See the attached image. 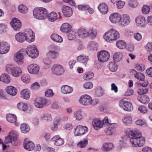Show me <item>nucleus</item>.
I'll return each instance as SVG.
<instances>
[{
	"instance_id": "obj_1",
	"label": "nucleus",
	"mask_w": 152,
	"mask_h": 152,
	"mask_svg": "<svg viewBox=\"0 0 152 152\" xmlns=\"http://www.w3.org/2000/svg\"><path fill=\"white\" fill-rule=\"evenodd\" d=\"M130 141L134 147H140L145 143L144 137H142L141 132L139 130H130L129 132Z\"/></svg>"
},
{
	"instance_id": "obj_2",
	"label": "nucleus",
	"mask_w": 152,
	"mask_h": 152,
	"mask_svg": "<svg viewBox=\"0 0 152 152\" xmlns=\"http://www.w3.org/2000/svg\"><path fill=\"white\" fill-rule=\"evenodd\" d=\"M118 32L114 29H110L105 33L104 38L107 42H111L113 40H116L120 37Z\"/></svg>"
},
{
	"instance_id": "obj_3",
	"label": "nucleus",
	"mask_w": 152,
	"mask_h": 152,
	"mask_svg": "<svg viewBox=\"0 0 152 152\" xmlns=\"http://www.w3.org/2000/svg\"><path fill=\"white\" fill-rule=\"evenodd\" d=\"M6 70L8 73H11L12 75L15 77L20 75L22 72L18 67H14L12 65L7 64L6 66Z\"/></svg>"
},
{
	"instance_id": "obj_4",
	"label": "nucleus",
	"mask_w": 152,
	"mask_h": 152,
	"mask_svg": "<svg viewBox=\"0 0 152 152\" xmlns=\"http://www.w3.org/2000/svg\"><path fill=\"white\" fill-rule=\"evenodd\" d=\"M26 53L30 57L35 58L38 56L37 47L35 45H29L26 48Z\"/></svg>"
},
{
	"instance_id": "obj_5",
	"label": "nucleus",
	"mask_w": 152,
	"mask_h": 152,
	"mask_svg": "<svg viewBox=\"0 0 152 152\" xmlns=\"http://www.w3.org/2000/svg\"><path fill=\"white\" fill-rule=\"evenodd\" d=\"M52 73L57 76H60L64 73L65 70L63 66L59 64H54L51 68Z\"/></svg>"
},
{
	"instance_id": "obj_6",
	"label": "nucleus",
	"mask_w": 152,
	"mask_h": 152,
	"mask_svg": "<svg viewBox=\"0 0 152 152\" xmlns=\"http://www.w3.org/2000/svg\"><path fill=\"white\" fill-rule=\"evenodd\" d=\"M98 60L101 62L107 61L109 59L110 55L109 53L105 50H101L97 54Z\"/></svg>"
},
{
	"instance_id": "obj_7",
	"label": "nucleus",
	"mask_w": 152,
	"mask_h": 152,
	"mask_svg": "<svg viewBox=\"0 0 152 152\" xmlns=\"http://www.w3.org/2000/svg\"><path fill=\"white\" fill-rule=\"evenodd\" d=\"M120 107L122 108L124 110L131 111L133 109L132 104L130 102L121 100L119 102Z\"/></svg>"
},
{
	"instance_id": "obj_8",
	"label": "nucleus",
	"mask_w": 152,
	"mask_h": 152,
	"mask_svg": "<svg viewBox=\"0 0 152 152\" xmlns=\"http://www.w3.org/2000/svg\"><path fill=\"white\" fill-rule=\"evenodd\" d=\"M88 128L86 126L78 125L75 129L74 134L75 136H81L88 132Z\"/></svg>"
},
{
	"instance_id": "obj_9",
	"label": "nucleus",
	"mask_w": 152,
	"mask_h": 152,
	"mask_svg": "<svg viewBox=\"0 0 152 152\" xmlns=\"http://www.w3.org/2000/svg\"><path fill=\"white\" fill-rule=\"evenodd\" d=\"M92 98L89 95L85 94L81 96L79 101L80 103L84 105H89L91 104Z\"/></svg>"
},
{
	"instance_id": "obj_10",
	"label": "nucleus",
	"mask_w": 152,
	"mask_h": 152,
	"mask_svg": "<svg viewBox=\"0 0 152 152\" xmlns=\"http://www.w3.org/2000/svg\"><path fill=\"white\" fill-rule=\"evenodd\" d=\"M25 40L28 42H34L35 40L34 34L31 29H27L24 33Z\"/></svg>"
},
{
	"instance_id": "obj_11",
	"label": "nucleus",
	"mask_w": 152,
	"mask_h": 152,
	"mask_svg": "<svg viewBox=\"0 0 152 152\" xmlns=\"http://www.w3.org/2000/svg\"><path fill=\"white\" fill-rule=\"evenodd\" d=\"M10 25L16 31H18L21 26V23L18 19L14 18L11 20Z\"/></svg>"
},
{
	"instance_id": "obj_12",
	"label": "nucleus",
	"mask_w": 152,
	"mask_h": 152,
	"mask_svg": "<svg viewBox=\"0 0 152 152\" xmlns=\"http://www.w3.org/2000/svg\"><path fill=\"white\" fill-rule=\"evenodd\" d=\"M23 145L24 148L28 151L33 150L35 146L33 142L31 141H29V139L28 138L25 139L23 142Z\"/></svg>"
},
{
	"instance_id": "obj_13",
	"label": "nucleus",
	"mask_w": 152,
	"mask_h": 152,
	"mask_svg": "<svg viewBox=\"0 0 152 152\" xmlns=\"http://www.w3.org/2000/svg\"><path fill=\"white\" fill-rule=\"evenodd\" d=\"M9 135L12 139V145L14 146L18 145L19 142L18 140V133L15 131H12L9 133Z\"/></svg>"
},
{
	"instance_id": "obj_14",
	"label": "nucleus",
	"mask_w": 152,
	"mask_h": 152,
	"mask_svg": "<svg viewBox=\"0 0 152 152\" xmlns=\"http://www.w3.org/2000/svg\"><path fill=\"white\" fill-rule=\"evenodd\" d=\"M10 48L9 44L6 42H0V54L7 53L9 51Z\"/></svg>"
},
{
	"instance_id": "obj_15",
	"label": "nucleus",
	"mask_w": 152,
	"mask_h": 152,
	"mask_svg": "<svg viewBox=\"0 0 152 152\" xmlns=\"http://www.w3.org/2000/svg\"><path fill=\"white\" fill-rule=\"evenodd\" d=\"M62 13L66 17H69L72 15V8L68 6H64L62 7Z\"/></svg>"
},
{
	"instance_id": "obj_16",
	"label": "nucleus",
	"mask_w": 152,
	"mask_h": 152,
	"mask_svg": "<svg viewBox=\"0 0 152 152\" xmlns=\"http://www.w3.org/2000/svg\"><path fill=\"white\" fill-rule=\"evenodd\" d=\"M24 51H25V50L22 49L15 54L14 58L15 61L18 62L22 61L24 58L23 52Z\"/></svg>"
},
{
	"instance_id": "obj_17",
	"label": "nucleus",
	"mask_w": 152,
	"mask_h": 152,
	"mask_svg": "<svg viewBox=\"0 0 152 152\" xmlns=\"http://www.w3.org/2000/svg\"><path fill=\"white\" fill-rule=\"evenodd\" d=\"M130 21L129 17L127 15H124L122 18L121 17L119 24L120 26H125L129 24Z\"/></svg>"
},
{
	"instance_id": "obj_18",
	"label": "nucleus",
	"mask_w": 152,
	"mask_h": 152,
	"mask_svg": "<svg viewBox=\"0 0 152 152\" xmlns=\"http://www.w3.org/2000/svg\"><path fill=\"white\" fill-rule=\"evenodd\" d=\"M48 14L47 10L43 7L39 8V19H44L47 17Z\"/></svg>"
},
{
	"instance_id": "obj_19",
	"label": "nucleus",
	"mask_w": 152,
	"mask_h": 152,
	"mask_svg": "<svg viewBox=\"0 0 152 152\" xmlns=\"http://www.w3.org/2000/svg\"><path fill=\"white\" fill-rule=\"evenodd\" d=\"M121 19V15L118 13H114L111 14L110 17V21L113 23H119Z\"/></svg>"
},
{
	"instance_id": "obj_20",
	"label": "nucleus",
	"mask_w": 152,
	"mask_h": 152,
	"mask_svg": "<svg viewBox=\"0 0 152 152\" xmlns=\"http://www.w3.org/2000/svg\"><path fill=\"white\" fill-rule=\"evenodd\" d=\"M51 141L54 142V144L56 146H60L63 145L64 141L59 136L57 135L53 137L51 139Z\"/></svg>"
},
{
	"instance_id": "obj_21",
	"label": "nucleus",
	"mask_w": 152,
	"mask_h": 152,
	"mask_svg": "<svg viewBox=\"0 0 152 152\" xmlns=\"http://www.w3.org/2000/svg\"><path fill=\"white\" fill-rule=\"evenodd\" d=\"M29 72L31 74H37L38 72V66L37 64H32L28 66Z\"/></svg>"
},
{
	"instance_id": "obj_22",
	"label": "nucleus",
	"mask_w": 152,
	"mask_h": 152,
	"mask_svg": "<svg viewBox=\"0 0 152 152\" xmlns=\"http://www.w3.org/2000/svg\"><path fill=\"white\" fill-rule=\"evenodd\" d=\"M51 103L50 100H47L45 98L40 97L39 99V108H41Z\"/></svg>"
},
{
	"instance_id": "obj_23",
	"label": "nucleus",
	"mask_w": 152,
	"mask_h": 152,
	"mask_svg": "<svg viewBox=\"0 0 152 152\" xmlns=\"http://www.w3.org/2000/svg\"><path fill=\"white\" fill-rule=\"evenodd\" d=\"M92 125L96 130H98L99 128H102L103 126L102 122L98 119H95L93 121Z\"/></svg>"
},
{
	"instance_id": "obj_24",
	"label": "nucleus",
	"mask_w": 152,
	"mask_h": 152,
	"mask_svg": "<svg viewBox=\"0 0 152 152\" xmlns=\"http://www.w3.org/2000/svg\"><path fill=\"white\" fill-rule=\"evenodd\" d=\"M98 9L100 12L103 14H106L108 10L107 6L104 3L99 4L98 6Z\"/></svg>"
},
{
	"instance_id": "obj_25",
	"label": "nucleus",
	"mask_w": 152,
	"mask_h": 152,
	"mask_svg": "<svg viewBox=\"0 0 152 152\" xmlns=\"http://www.w3.org/2000/svg\"><path fill=\"white\" fill-rule=\"evenodd\" d=\"M73 88L67 85H63L61 88V91L64 94H69L72 92Z\"/></svg>"
},
{
	"instance_id": "obj_26",
	"label": "nucleus",
	"mask_w": 152,
	"mask_h": 152,
	"mask_svg": "<svg viewBox=\"0 0 152 152\" xmlns=\"http://www.w3.org/2000/svg\"><path fill=\"white\" fill-rule=\"evenodd\" d=\"M130 73H135L134 74V77L138 80L142 81L145 78L144 75L140 72H137L136 70L134 69H132L130 71Z\"/></svg>"
},
{
	"instance_id": "obj_27",
	"label": "nucleus",
	"mask_w": 152,
	"mask_h": 152,
	"mask_svg": "<svg viewBox=\"0 0 152 152\" xmlns=\"http://www.w3.org/2000/svg\"><path fill=\"white\" fill-rule=\"evenodd\" d=\"M88 36L91 39H93L95 38L97 35L96 30L93 27H90L87 31Z\"/></svg>"
},
{
	"instance_id": "obj_28",
	"label": "nucleus",
	"mask_w": 152,
	"mask_h": 152,
	"mask_svg": "<svg viewBox=\"0 0 152 152\" xmlns=\"http://www.w3.org/2000/svg\"><path fill=\"white\" fill-rule=\"evenodd\" d=\"M7 93L12 96H15L17 94V90L16 88L12 86H9L6 88Z\"/></svg>"
},
{
	"instance_id": "obj_29",
	"label": "nucleus",
	"mask_w": 152,
	"mask_h": 152,
	"mask_svg": "<svg viewBox=\"0 0 152 152\" xmlns=\"http://www.w3.org/2000/svg\"><path fill=\"white\" fill-rule=\"evenodd\" d=\"M137 25L141 26H144L145 24L146 20L145 18L141 16H138L136 19Z\"/></svg>"
},
{
	"instance_id": "obj_30",
	"label": "nucleus",
	"mask_w": 152,
	"mask_h": 152,
	"mask_svg": "<svg viewBox=\"0 0 152 152\" xmlns=\"http://www.w3.org/2000/svg\"><path fill=\"white\" fill-rule=\"evenodd\" d=\"M57 17V14L54 12H51L47 16L48 20L52 22L56 21L58 19Z\"/></svg>"
},
{
	"instance_id": "obj_31",
	"label": "nucleus",
	"mask_w": 152,
	"mask_h": 152,
	"mask_svg": "<svg viewBox=\"0 0 152 152\" xmlns=\"http://www.w3.org/2000/svg\"><path fill=\"white\" fill-rule=\"evenodd\" d=\"M71 26L68 23L63 24L61 28V30L63 32L67 33L70 31Z\"/></svg>"
},
{
	"instance_id": "obj_32",
	"label": "nucleus",
	"mask_w": 152,
	"mask_h": 152,
	"mask_svg": "<svg viewBox=\"0 0 152 152\" xmlns=\"http://www.w3.org/2000/svg\"><path fill=\"white\" fill-rule=\"evenodd\" d=\"M78 7L80 10L83 11L87 10L88 12L91 14L93 13L94 12L93 9L90 7L88 5L85 4L80 5L78 6Z\"/></svg>"
},
{
	"instance_id": "obj_33",
	"label": "nucleus",
	"mask_w": 152,
	"mask_h": 152,
	"mask_svg": "<svg viewBox=\"0 0 152 152\" xmlns=\"http://www.w3.org/2000/svg\"><path fill=\"white\" fill-rule=\"evenodd\" d=\"M115 147L114 144L111 142H106L102 145L103 149L106 151H109L111 150Z\"/></svg>"
},
{
	"instance_id": "obj_34",
	"label": "nucleus",
	"mask_w": 152,
	"mask_h": 152,
	"mask_svg": "<svg viewBox=\"0 0 152 152\" xmlns=\"http://www.w3.org/2000/svg\"><path fill=\"white\" fill-rule=\"evenodd\" d=\"M1 81L6 83H10L11 78L8 75L5 73L2 74L0 77Z\"/></svg>"
},
{
	"instance_id": "obj_35",
	"label": "nucleus",
	"mask_w": 152,
	"mask_h": 152,
	"mask_svg": "<svg viewBox=\"0 0 152 152\" xmlns=\"http://www.w3.org/2000/svg\"><path fill=\"white\" fill-rule=\"evenodd\" d=\"M77 34H78L79 37L84 38L88 37L87 31L83 28H80L77 31Z\"/></svg>"
},
{
	"instance_id": "obj_36",
	"label": "nucleus",
	"mask_w": 152,
	"mask_h": 152,
	"mask_svg": "<svg viewBox=\"0 0 152 152\" xmlns=\"http://www.w3.org/2000/svg\"><path fill=\"white\" fill-rule=\"evenodd\" d=\"M30 91L27 89H25L21 91V96L23 98L28 99L30 97Z\"/></svg>"
},
{
	"instance_id": "obj_37",
	"label": "nucleus",
	"mask_w": 152,
	"mask_h": 152,
	"mask_svg": "<svg viewBox=\"0 0 152 152\" xmlns=\"http://www.w3.org/2000/svg\"><path fill=\"white\" fill-rule=\"evenodd\" d=\"M47 56L52 58L55 59L58 57L59 54L56 50H50L47 53Z\"/></svg>"
},
{
	"instance_id": "obj_38",
	"label": "nucleus",
	"mask_w": 152,
	"mask_h": 152,
	"mask_svg": "<svg viewBox=\"0 0 152 152\" xmlns=\"http://www.w3.org/2000/svg\"><path fill=\"white\" fill-rule=\"evenodd\" d=\"M17 41L19 42H22L25 40V35L24 33L19 32L15 36Z\"/></svg>"
},
{
	"instance_id": "obj_39",
	"label": "nucleus",
	"mask_w": 152,
	"mask_h": 152,
	"mask_svg": "<svg viewBox=\"0 0 152 152\" xmlns=\"http://www.w3.org/2000/svg\"><path fill=\"white\" fill-rule=\"evenodd\" d=\"M74 117L77 120H80L83 118L82 112L80 110L75 111L73 113Z\"/></svg>"
},
{
	"instance_id": "obj_40",
	"label": "nucleus",
	"mask_w": 152,
	"mask_h": 152,
	"mask_svg": "<svg viewBox=\"0 0 152 152\" xmlns=\"http://www.w3.org/2000/svg\"><path fill=\"white\" fill-rule=\"evenodd\" d=\"M6 118L7 121L11 123H15L17 120V117L14 115L8 114L6 116Z\"/></svg>"
},
{
	"instance_id": "obj_41",
	"label": "nucleus",
	"mask_w": 152,
	"mask_h": 152,
	"mask_svg": "<svg viewBox=\"0 0 152 152\" xmlns=\"http://www.w3.org/2000/svg\"><path fill=\"white\" fill-rule=\"evenodd\" d=\"M17 107L21 110L26 111L28 109L27 104L23 102H20L17 104Z\"/></svg>"
},
{
	"instance_id": "obj_42",
	"label": "nucleus",
	"mask_w": 152,
	"mask_h": 152,
	"mask_svg": "<svg viewBox=\"0 0 152 152\" xmlns=\"http://www.w3.org/2000/svg\"><path fill=\"white\" fill-rule=\"evenodd\" d=\"M43 61L44 64V69H48L50 67V65L52 63L51 59L48 58H46L43 59Z\"/></svg>"
},
{
	"instance_id": "obj_43",
	"label": "nucleus",
	"mask_w": 152,
	"mask_h": 152,
	"mask_svg": "<svg viewBox=\"0 0 152 152\" xmlns=\"http://www.w3.org/2000/svg\"><path fill=\"white\" fill-rule=\"evenodd\" d=\"M51 39L54 41L61 42L63 41L62 38L59 35L56 34H53L50 36Z\"/></svg>"
},
{
	"instance_id": "obj_44",
	"label": "nucleus",
	"mask_w": 152,
	"mask_h": 152,
	"mask_svg": "<svg viewBox=\"0 0 152 152\" xmlns=\"http://www.w3.org/2000/svg\"><path fill=\"white\" fill-rule=\"evenodd\" d=\"M108 67L110 70L113 72H115L118 69L117 64L114 62H110L108 65Z\"/></svg>"
},
{
	"instance_id": "obj_45",
	"label": "nucleus",
	"mask_w": 152,
	"mask_h": 152,
	"mask_svg": "<svg viewBox=\"0 0 152 152\" xmlns=\"http://www.w3.org/2000/svg\"><path fill=\"white\" fill-rule=\"evenodd\" d=\"M138 99L141 103L145 104L149 102V98L147 96L142 95L140 97H138Z\"/></svg>"
},
{
	"instance_id": "obj_46",
	"label": "nucleus",
	"mask_w": 152,
	"mask_h": 152,
	"mask_svg": "<svg viewBox=\"0 0 152 152\" xmlns=\"http://www.w3.org/2000/svg\"><path fill=\"white\" fill-rule=\"evenodd\" d=\"M116 45L118 48L121 49L125 48L126 47V42L123 40H118L117 41Z\"/></svg>"
},
{
	"instance_id": "obj_47",
	"label": "nucleus",
	"mask_w": 152,
	"mask_h": 152,
	"mask_svg": "<svg viewBox=\"0 0 152 152\" xmlns=\"http://www.w3.org/2000/svg\"><path fill=\"white\" fill-rule=\"evenodd\" d=\"M20 129L22 132L24 133H26L30 130L29 126L26 124H21Z\"/></svg>"
},
{
	"instance_id": "obj_48",
	"label": "nucleus",
	"mask_w": 152,
	"mask_h": 152,
	"mask_svg": "<svg viewBox=\"0 0 152 152\" xmlns=\"http://www.w3.org/2000/svg\"><path fill=\"white\" fill-rule=\"evenodd\" d=\"M77 59L80 62L85 63L88 61V57L80 55L77 57Z\"/></svg>"
},
{
	"instance_id": "obj_49",
	"label": "nucleus",
	"mask_w": 152,
	"mask_h": 152,
	"mask_svg": "<svg viewBox=\"0 0 152 152\" xmlns=\"http://www.w3.org/2000/svg\"><path fill=\"white\" fill-rule=\"evenodd\" d=\"M40 118L41 119H44L48 121H51L52 120L51 115L48 113H44L43 115L40 116Z\"/></svg>"
},
{
	"instance_id": "obj_50",
	"label": "nucleus",
	"mask_w": 152,
	"mask_h": 152,
	"mask_svg": "<svg viewBox=\"0 0 152 152\" xmlns=\"http://www.w3.org/2000/svg\"><path fill=\"white\" fill-rule=\"evenodd\" d=\"M103 94V91L100 86L97 87L95 90V95L97 97L102 96Z\"/></svg>"
},
{
	"instance_id": "obj_51",
	"label": "nucleus",
	"mask_w": 152,
	"mask_h": 152,
	"mask_svg": "<svg viewBox=\"0 0 152 152\" xmlns=\"http://www.w3.org/2000/svg\"><path fill=\"white\" fill-rule=\"evenodd\" d=\"M21 80L26 83H28L30 81V77L28 75H23L21 76Z\"/></svg>"
},
{
	"instance_id": "obj_52",
	"label": "nucleus",
	"mask_w": 152,
	"mask_h": 152,
	"mask_svg": "<svg viewBox=\"0 0 152 152\" xmlns=\"http://www.w3.org/2000/svg\"><path fill=\"white\" fill-rule=\"evenodd\" d=\"M132 118L130 117H125L123 119V122L126 126H129L132 123Z\"/></svg>"
},
{
	"instance_id": "obj_53",
	"label": "nucleus",
	"mask_w": 152,
	"mask_h": 152,
	"mask_svg": "<svg viewBox=\"0 0 152 152\" xmlns=\"http://www.w3.org/2000/svg\"><path fill=\"white\" fill-rule=\"evenodd\" d=\"M18 9L20 12L23 13H27L28 11L27 7L23 5H19L18 7Z\"/></svg>"
},
{
	"instance_id": "obj_54",
	"label": "nucleus",
	"mask_w": 152,
	"mask_h": 152,
	"mask_svg": "<svg viewBox=\"0 0 152 152\" xmlns=\"http://www.w3.org/2000/svg\"><path fill=\"white\" fill-rule=\"evenodd\" d=\"M122 54L120 53H116L113 56L114 61L117 62L120 61L122 59Z\"/></svg>"
},
{
	"instance_id": "obj_55",
	"label": "nucleus",
	"mask_w": 152,
	"mask_h": 152,
	"mask_svg": "<svg viewBox=\"0 0 152 152\" xmlns=\"http://www.w3.org/2000/svg\"><path fill=\"white\" fill-rule=\"evenodd\" d=\"M54 94L52 90L50 89H48L45 92V96L48 97H52Z\"/></svg>"
},
{
	"instance_id": "obj_56",
	"label": "nucleus",
	"mask_w": 152,
	"mask_h": 152,
	"mask_svg": "<svg viewBox=\"0 0 152 152\" xmlns=\"http://www.w3.org/2000/svg\"><path fill=\"white\" fill-rule=\"evenodd\" d=\"M94 76V73L92 72H89L84 75L83 78L85 80H88L92 78Z\"/></svg>"
},
{
	"instance_id": "obj_57",
	"label": "nucleus",
	"mask_w": 152,
	"mask_h": 152,
	"mask_svg": "<svg viewBox=\"0 0 152 152\" xmlns=\"http://www.w3.org/2000/svg\"><path fill=\"white\" fill-rule=\"evenodd\" d=\"M88 143V140H85L78 143L77 145L81 148H83L86 147Z\"/></svg>"
},
{
	"instance_id": "obj_58",
	"label": "nucleus",
	"mask_w": 152,
	"mask_h": 152,
	"mask_svg": "<svg viewBox=\"0 0 152 152\" xmlns=\"http://www.w3.org/2000/svg\"><path fill=\"white\" fill-rule=\"evenodd\" d=\"M69 33L68 35V37L69 40H72L75 39L76 37V32L73 31H69Z\"/></svg>"
},
{
	"instance_id": "obj_59",
	"label": "nucleus",
	"mask_w": 152,
	"mask_h": 152,
	"mask_svg": "<svg viewBox=\"0 0 152 152\" xmlns=\"http://www.w3.org/2000/svg\"><path fill=\"white\" fill-rule=\"evenodd\" d=\"M150 10V7L147 5H144L142 9V13L144 14H147L149 13Z\"/></svg>"
},
{
	"instance_id": "obj_60",
	"label": "nucleus",
	"mask_w": 152,
	"mask_h": 152,
	"mask_svg": "<svg viewBox=\"0 0 152 152\" xmlns=\"http://www.w3.org/2000/svg\"><path fill=\"white\" fill-rule=\"evenodd\" d=\"M135 68L136 69L141 71H143L145 69V66L143 64H137Z\"/></svg>"
},
{
	"instance_id": "obj_61",
	"label": "nucleus",
	"mask_w": 152,
	"mask_h": 152,
	"mask_svg": "<svg viewBox=\"0 0 152 152\" xmlns=\"http://www.w3.org/2000/svg\"><path fill=\"white\" fill-rule=\"evenodd\" d=\"M138 110L141 113H145L148 111L146 108L142 106H140L138 108Z\"/></svg>"
},
{
	"instance_id": "obj_62",
	"label": "nucleus",
	"mask_w": 152,
	"mask_h": 152,
	"mask_svg": "<svg viewBox=\"0 0 152 152\" xmlns=\"http://www.w3.org/2000/svg\"><path fill=\"white\" fill-rule=\"evenodd\" d=\"M48 83L45 78H42L40 80L39 84V87L40 86H46Z\"/></svg>"
},
{
	"instance_id": "obj_63",
	"label": "nucleus",
	"mask_w": 152,
	"mask_h": 152,
	"mask_svg": "<svg viewBox=\"0 0 152 152\" xmlns=\"http://www.w3.org/2000/svg\"><path fill=\"white\" fill-rule=\"evenodd\" d=\"M93 84L90 82L86 83L84 85V88L86 89H90L93 87Z\"/></svg>"
},
{
	"instance_id": "obj_64",
	"label": "nucleus",
	"mask_w": 152,
	"mask_h": 152,
	"mask_svg": "<svg viewBox=\"0 0 152 152\" xmlns=\"http://www.w3.org/2000/svg\"><path fill=\"white\" fill-rule=\"evenodd\" d=\"M145 48L147 51L150 52L152 50V43H148L145 47Z\"/></svg>"
}]
</instances>
